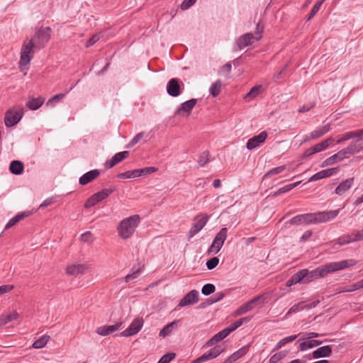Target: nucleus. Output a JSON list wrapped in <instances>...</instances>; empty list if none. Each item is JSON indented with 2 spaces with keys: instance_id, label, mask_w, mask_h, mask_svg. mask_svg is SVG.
<instances>
[{
  "instance_id": "1",
  "label": "nucleus",
  "mask_w": 363,
  "mask_h": 363,
  "mask_svg": "<svg viewBox=\"0 0 363 363\" xmlns=\"http://www.w3.org/2000/svg\"><path fill=\"white\" fill-rule=\"evenodd\" d=\"M356 262L354 259H346L340 262H333L322 265L312 271L303 269L294 274L286 285L290 287L298 283L308 284L314 279L325 277L328 274L342 270L350 266H354Z\"/></svg>"
},
{
  "instance_id": "2",
  "label": "nucleus",
  "mask_w": 363,
  "mask_h": 363,
  "mask_svg": "<svg viewBox=\"0 0 363 363\" xmlns=\"http://www.w3.org/2000/svg\"><path fill=\"white\" fill-rule=\"evenodd\" d=\"M339 213L340 209H337L301 214L294 216L288 223L291 225H308L325 223L335 219L338 216Z\"/></svg>"
},
{
  "instance_id": "3",
  "label": "nucleus",
  "mask_w": 363,
  "mask_h": 363,
  "mask_svg": "<svg viewBox=\"0 0 363 363\" xmlns=\"http://www.w3.org/2000/svg\"><path fill=\"white\" fill-rule=\"evenodd\" d=\"M140 221L139 215H133L122 220L118 227V235L123 240L128 239L135 233Z\"/></svg>"
},
{
  "instance_id": "4",
  "label": "nucleus",
  "mask_w": 363,
  "mask_h": 363,
  "mask_svg": "<svg viewBox=\"0 0 363 363\" xmlns=\"http://www.w3.org/2000/svg\"><path fill=\"white\" fill-rule=\"evenodd\" d=\"M263 28H259L258 24L256 28L255 33H247L240 36L237 41L236 45L239 50H242L247 46L251 45L255 41L259 40L262 37Z\"/></svg>"
},
{
  "instance_id": "5",
  "label": "nucleus",
  "mask_w": 363,
  "mask_h": 363,
  "mask_svg": "<svg viewBox=\"0 0 363 363\" xmlns=\"http://www.w3.org/2000/svg\"><path fill=\"white\" fill-rule=\"evenodd\" d=\"M52 30L50 27L37 30L33 36L29 40L35 48L40 49L48 43L51 37Z\"/></svg>"
},
{
  "instance_id": "6",
  "label": "nucleus",
  "mask_w": 363,
  "mask_h": 363,
  "mask_svg": "<svg viewBox=\"0 0 363 363\" xmlns=\"http://www.w3.org/2000/svg\"><path fill=\"white\" fill-rule=\"evenodd\" d=\"M34 48L35 46L30 40H25L21 49V58L18 62L19 68H23L29 65L34 55Z\"/></svg>"
},
{
  "instance_id": "7",
  "label": "nucleus",
  "mask_w": 363,
  "mask_h": 363,
  "mask_svg": "<svg viewBox=\"0 0 363 363\" xmlns=\"http://www.w3.org/2000/svg\"><path fill=\"white\" fill-rule=\"evenodd\" d=\"M24 109L21 106H16L6 113L4 123L6 127L16 125L22 118Z\"/></svg>"
},
{
  "instance_id": "8",
  "label": "nucleus",
  "mask_w": 363,
  "mask_h": 363,
  "mask_svg": "<svg viewBox=\"0 0 363 363\" xmlns=\"http://www.w3.org/2000/svg\"><path fill=\"white\" fill-rule=\"evenodd\" d=\"M227 233L228 229L226 228H223L220 230L215 236L213 242L208 250V253L209 255H216L218 253L227 238Z\"/></svg>"
},
{
  "instance_id": "9",
  "label": "nucleus",
  "mask_w": 363,
  "mask_h": 363,
  "mask_svg": "<svg viewBox=\"0 0 363 363\" xmlns=\"http://www.w3.org/2000/svg\"><path fill=\"white\" fill-rule=\"evenodd\" d=\"M157 170V168L154 167H147L141 169H137L131 171H126L125 172L121 173L118 175V177L120 179H130V178H136L143 175H147L155 172Z\"/></svg>"
},
{
  "instance_id": "10",
  "label": "nucleus",
  "mask_w": 363,
  "mask_h": 363,
  "mask_svg": "<svg viewBox=\"0 0 363 363\" xmlns=\"http://www.w3.org/2000/svg\"><path fill=\"white\" fill-rule=\"evenodd\" d=\"M113 189H104L100 191H98L94 194L91 197H89L84 204V207L86 208H91L98 203L106 199L112 192Z\"/></svg>"
},
{
  "instance_id": "11",
  "label": "nucleus",
  "mask_w": 363,
  "mask_h": 363,
  "mask_svg": "<svg viewBox=\"0 0 363 363\" xmlns=\"http://www.w3.org/2000/svg\"><path fill=\"white\" fill-rule=\"evenodd\" d=\"M199 301V292L196 290H191L186 294L179 301L177 308H182L194 305Z\"/></svg>"
},
{
  "instance_id": "12",
  "label": "nucleus",
  "mask_w": 363,
  "mask_h": 363,
  "mask_svg": "<svg viewBox=\"0 0 363 363\" xmlns=\"http://www.w3.org/2000/svg\"><path fill=\"white\" fill-rule=\"evenodd\" d=\"M267 133L262 131L259 134L250 138L246 144V147L249 150H252L259 147L267 139Z\"/></svg>"
},
{
  "instance_id": "13",
  "label": "nucleus",
  "mask_w": 363,
  "mask_h": 363,
  "mask_svg": "<svg viewBox=\"0 0 363 363\" xmlns=\"http://www.w3.org/2000/svg\"><path fill=\"white\" fill-rule=\"evenodd\" d=\"M143 322L140 319L134 320L130 326L121 333L123 337H130L137 334L142 328Z\"/></svg>"
},
{
  "instance_id": "14",
  "label": "nucleus",
  "mask_w": 363,
  "mask_h": 363,
  "mask_svg": "<svg viewBox=\"0 0 363 363\" xmlns=\"http://www.w3.org/2000/svg\"><path fill=\"white\" fill-rule=\"evenodd\" d=\"M167 91L169 95L177 97L181 94L179 80L177 78L171 79L167 84Z\"/></svg>"
},
{
  "instance_id": "15",
  "label": "nucleus",
  "mask_w": 363,
  "mask_h": 363,
  "mask_svg": "<svg viewBox=\"0 0 363 363\" xmlns=\"http://www.w3.org/2000/svg\"><path fill=\"white\" fill-rule=\"evenodd\" d=\"M209 217L208 216H203L199 219L190 228L189 237L193 238L199 232H200L203 228L206 225Z\"/></svg>"
},
{
  "instance_id": "16",
  "label": "nucleus",
  "mask_w": 363,
  "mask_h": 363,
  "mask_svg": "<svg viewBox=\"0 0 363 363\" xmlns=\"http://www.w3.org/2000/svg\"><path fill=\"white\" fill-rule=\"evenodd\" d=\"M262 298V296H257L250 300V301H248L247 303H246L245 304H243L236 310L235 313V315H240L247 313V311L252 310L255 308L256 303Z\"/></svg>"
},
{
  "instance_id": "17",
  "label": "nucleus",
  "mask_w": 363,
  "mask_h": 363,
  "mask_svg": "<svg viewBox=\"0 0 363 363\" xmlns=\"http://www.w3.org/2000/svg\"><path fill=\"white\" fill-rule=\"evenodd\" d=\"M88 270V266L86 264H71L67 266L66 269L67 274L72 276H77L79 274H83Z\"/></svg>"
},
{
  "instance_id": "18",
  "label": "nucleus",
  "mask_w": 363,
  "mask_h": 363,
  "mask_svg": "<svg viewBox=\"0 0 363 363\" xmlns=\"http://www.w3.org/2000/svg\"><path fill=\"white\" fill-rule=\"evenodd\" d=\"M197 103V99H191L182 104L180 107L176 111V115H184L185 113L189 114Z\"/></svg>"
},
{
  "instance_id": "19",
  "label": "nucleus",
  "mask_w": 363,
  "mask_h": 363,
  "mask_svg": "<svg viewBox=\"0 0 363 363\" xmlns=\"http://www.w3.org/2000/svg\"><path fill=\"white\" fill-rule=\"evenodd\" d=\"M296 343H299V349L301 351H306L321 345L323 342L318 340H301V337Z\"/></svg>"
},
{
  "instance_id": "20",
  "label": "nucleus",
  "mask_w": 363,
  "mask_h": 363,
  "mask_svg": "<svg viewBox=\"0 0 363 363\" xmlns=\"http://www.w3.org/2000/svg\"><path fill=\"white\" fill-rule=\"evenodd\" d=\"M100 174V172L98 169L91 170L85 174H84L79 179V183L81 185H86L89 182H92L95 179H96Z\"/></svg>"
},
{
  "instance_id": "21",
  "label": "nucleus",
  "mask_w": 363,
  "mask_h": 363,
  "mask_svg": "<svg viewBox=\"0 0 363 363\" xmlns=\"http://www.w3.org/2000/svg\"><path fill=\"white\" fill-rule=\"evenodd\" d=\"M129 155L128 151H123L114 155L112 158L106 162V167L111 168L116 165L118 163L128 157Z\"/></svg>"
},
{
  "instance_id": "22",
  "label": "nucleus",
  "mask_w": 363,
  "mask_h": 363,
  "mask_svg": "<svg viewBox=\"0 0 363 363\" xmlns=\"http://www.w3.org/2000/svg\"><path fill=\"white\" fill-rule=\"evenodd\" d=\"M121 325V323H118L114 325L101 326L96 329V332L100 335L106 336L118 330Z\"/></svg>"
},
{
  "instance_id": "23",
  "label": "nucleus",
  "mask_w": 363,
  "mask_h": 363,
  "mask_svg": "<svg viewBox=\"0 0 363 363\" xmlns=\"http://www.w3.org/2000/svg\"><path fill=\"white\" fill-rule=\"evenodd\" d=\"M353 182L354 178L347 179L346 180L342 182L335 189V193L340 196L344 194L352 187Z\"/></svg>"
},
{
  "instance_id": "24",
  "label": "nucleus",
  "mask_w": 363,
  "mask_h": 363,
  "mask_svg": "<svg viewBox=\"0 0 363 363\" xmlns=\"http://www.w3.org/2000/svg\"><path fill=\"white\" fill-rule=\"evenodd\" d=\"M332 354V347L331 346L326 345L323 347H320L313 352V358L318 359L321 357H330Z\"/></svg>"
},
{
  "instance_id": "25",
  "label": "nucleus",
  "mask_w": 363,
  "mask_h": 363,
  "mask_svg": "<svg viewBox=\"0 0 363 363\" xmlns=\"http://www.w3.org/2000/svg\"><path fill=\"white\" fill-rule=\"evenodd\" d=\"M230 333L228 331L226 328L223 329L220 332L216 333L209 340L207 341L205 346L206 347H211L214 344L221 341L225 337H226Z\"/></svg>"
},
{
  "instance_id": "26",
  "label": "nucleus",
  "mask_w": 363,
  "mask_h": 363,
  "mask_svg": "<svg viewBox=\"0 0 363 363\" xmlns=\"http://www.w3.org/2000/svg\"><path fill=\"white\" fill-rule=\"evenodd\" d=\"M19 314L16 311H12L8 313H4L0 315V325H5L11 321L18 319Z\"/></svg>"
},
{
  "instance_id": "27",
  "label": "nucleus",
  "mask_w": 363,
  "mask_h": 363,
  "mask_svg": "<svg viewBox=\"0 0 363 363\" xmlns=\"http://www.w3.org/2000/svg\"><path fill=\"white\" fill-rule=\"evenodd\" d=\"M179 320H174L172 323L166 325L160 332V337L164 338L167 336L171 335L174 329L177 328Z\"/></svg>"
},
{
  "instance_id": "28",
  "label": "nucleus",
  "mask_w": 363,
  "mask_h": 363,
  "mask_svg": "<svg viewBox=\"0 0 363 363\" xmlns=\"http://www.w3.org/2000/svg\"><path fill=\"white\" fill-rule=\"evenodd\" d=\"M24 165L19 160H13L10 163L9 170L15 175H20L23 172Z\"/></svg>"
},
{
  "instance_id": "29",
  "label": "nucleus",
  "mask_w": 363,
  "mask_h": 363,
  "mask_svg": "<svg viewBox=\"0 0 363 363\" xmlns=\"http://www.w3.org/2000/svg\"><path fill=\"white\" fill-rule=\"evenodd\" d=\"M355 238V231H353L351 234L345 235L338 238L336 240V244L345 245L353 242H358V240H354Z\"/></svg>"
},
{
  "instance_id": "30",
  "label": "nucleus",
  "mask_w": 363,
  "mask_h": 363,
  "mask_svg": "<svg viewBox=\"0 0 363 363\" xmlns=\"http://www.w3.org/2000/svg\"><path fill=\"white\" fill-rule=\"evenodd\" d=\"M45 99L43 97L32 98L26 103L27 107L32 111L38 109L44 103Z\"/></svg>"
},
{
  "instance_id": "31",
  "label": "nucleus",
  "mask_w": 363,
  "mask_h": 363,
  "mask_svg": "<svg viewBox=\"0 0 363 363\" xmlns=\"http://www.w3.org/2000/svg\"><path fill=\"white\" fill-rule=\"evenodd\" d=\"M330 126L329 124L318 127L315 130L311 133V138L318 139L325 135L330 130Z\"/></svg>"
},
{
  "instance_id": "32",
  "label": "nucleus",
  "mask_w": 363,
  "mask_h": 363,
  "mask_svg": "<svg viewBox=\"0 0 363 363\" xmlns=\"http://www.w3.org/2000/svg\"><path fill=\"white\" fill-rule=\"evenodd\" d=\"M28 216V213H20L16 214L15 216L11 218L9 222L5 225V230H7L13 226H14L16 223H18L23 218Z\"/></svg>"
},
{
  "instance_id": "33",
  "label": "nucleus",
  "mask_w": 363,
  "mask_h": 363,
  "mask_svg": "<svg viewBox=\"0 0 363 363\" xmlns=\"http://www.w3.org/2000/svg\"><path fill=\"white\" fill-rule=\"evenodd\" d=\"M262 90V85H257L252 87L250 91L245 96L244 99L246 101H251L254 99L256 96H257Z\"/></svg>"
},
{
  "instance_id": "34",
  "label": "nucleus",
  "mask_w": 363,
  "mask_h": 363,
  "mask_svg": "<svg viewBox=\"0 0 363 363\" xmlns=\"http://www.w3.org/2000/svg\"><path fill=\"white\" fill-rule=\"evenodd\" d=\"M347 147L352 155L358 153L363 150V145L359 142V140L352 142Z\"/></svg>"
},
{
  "instance_id": "35",
  "label": "nucleus",
  "mask_w": 363,
  "mask_h": 363,
  "mask_svg": "<svg viewBox=\"0 0 363 363\" xmlns=\"http://www.w3.org/2000/svg\"><path fill=\"white\" fill-rule=\"evenodd\" d=\"M50 338V337L49 335H43L41 337H40L39 339H38L37 340H35L33 343L32 347L35 349L43 348L48 342Z\"/></svg>"
},
{
  "instance_id": "36",
  "label": "nucleus",
  "mask_w": 363,
  "mask_h": 363,
  "mask_svg": "<svg viewBox=\"0 0 363 363\" xmlns=\"http://www.w3.org/2000/svg\"><path fill=\"white\" fill-rule=\"evenodd\" d=\"M357 138L359 140H360V135L359 133V130H354V131H350L345 133L342 135L341 138L337 140V143H341L343 141L348 140L352 138Z\"/></svg>"
},
{
  "instance_id": "37",
  "label": "nucleus",
  "mask_w": 363,
  "mask_h": 363,
  "mask_svg": "<svg viewBox=\"0 0 363 363\" xmlns=\"http://www.w3.org/2000/svg\"><path fill=\"white\" fill-rule=\"evenodd\" d=\"M245 353V349L242 348L233 354H232L225 361L224 363H233V362H235L238 359H240L241 357H242Z\"/></svg>"
},
{
  "instance_id": "38",
  "label": "nucleus",
  "mask_w": 363,
  "mask_h": 363,
  "mask_svg": "<svg viewBox=\"0 0 363 363\" xmlns=\"http://www.w3.org/2000/svg\"><path fill=\"white\" fill-rule=\"evenodd\" d=\"M333 141L332 138H328L327 140H325L322 141L321 143H319L314 145L313 147L315 152V153L322 152L325 150H326L329 147V144L330 142Z\"/></svg>"
},
{
  "instance_id": "39",
  "label": "nucleus",
  "mask_w": 363,
  "mask_h": 363,
  "mask_svg": "<svg viewBox=\"0 0 363 363\" xmlns=\"http://www.w3.org/2000/svg\"><path fill=\"white\" fill-rule=\"evenodd\" d=\"M297 337H298L297 335H291V336H289V337L281 339L277 343V345L274 349V351L277 350L281 348L286 344L294 341V340H296L297 338Z\"/></svg>"
},
{
  "instance_id": "40",
  "label": "nucleus",
  "mask_w": 363,
  "mask_h": 363,
  "mask_svg": "<svg viewBox=\"0 0 363 363\" xmlns=\"http://www.w3.org/2000/svg\"><path fill=\"white\" fill-rule=\"evenodd\" d=\"M247 321H249L248 318H240V319L237 320L236 321H235L234 323H233L232 324H230L228 328H226V329L230 333L231 332L234 331L235 330L238 328L240 326H241L244 323H246Z\"/></svg>"
},
{
  "instance_id": "41",
  "label": "nucleus",
  "mask_w": 363,
  "mask_h": 363,
  "mask_svg": "<svg viewBox=\"0 0 363 363\" xmlns=\"http://www.w3.org/2000/svg\"><path fill=\"white\" fill-rule=\"evenodd\" d=\"M221 85L222 84L220 80H217L216 82L213 83L209 88L210 94L213 96H217L220 92Z\"/></svg>"
},
{
  "instance_id": "42",
  "label": "nucleus",
  "mask_w": 363,
  "mask_h": 363,
  "mask_svg": "<svg viewBox=\"0 0 363 363\" xmlns=\"http://www.w3.org/2000/svg\"><path fill=\"white\" fill-rule=\"evenodd\" d=\"M301 182H296L292 184H287L283 187H281L274 193V195L277 196L279 194L288 192L293 189L294 188L296 187Z\"/></svg>"
},
{
  "instance_id": "43",
  "label": "nucleus",
  "mask_w": 363,
  "mask_h": 363,
  "mask_svg": "<svg viewBox=\"0 0 363 363\" xmlns=\"http://www.w3.org/2000/svg\"><path fill=\"white\" fill-rule=\"evenodd\" d=\"M145 136H147V134L145 132H140L135 135L132 140L128 143V144L126 145L127 148H130L135 145L142 138H143Z\"/></svg>"
},
{
  "instance_id": "44",
  "label": "nucleus",
  "mask_w": 363,
  "mask_h": 363,
  "mask_svg": "<svg viewBox=\"0 0 363 363\" xmlns=\"http://www.w3.org/2000/svg\"><path fill=\"white\" fill-rule=\"evenodd\" d=\"M286 169L285 165L277 167L274 168H272V169L269 170L264 176V179L270 177L273 175H276L278 174L281 173L284 169Z\"/></svg>"
},
{
  "instance_id": "45",
  "label": "nucleus",
  "mask_w": 363,
  "mask_h": 363,
  "mask_svg": "<svg viewBox=\"0 0 363 363\" xmlns=\"http://www.w3.org/2000/svg\"><path fill=\"white\" fill-rule=\"evenodd\" d=\"M224 347L223 345H216L211 349L208 352L209 353L211 357L214 359L217 357L220 353H222Z\"/></svg>"
},
{
  "instance_id": "46",
  "label": "nucleus",
  "mask_w": 363,
  "mask_h": 363,
  "mask_svg": "<svg viewBox=\"0 0 363 363\" xmlns=\"http://www.w3.org/2000/svg\"><path fill=\"white\" fill-rule=\"evenodd\" d=\"M224 347L223 345H216L211 349L208 352L209 353L211 357L214 359L217 357L220 353H222Z\"/></svg>"
},
{
  "instance_id": "47",
  "label": "nucleus",
  "mask_w": 363,
  "mask_h": 363,
  "mask_svg": "<svg viewBox=\"0 0 363 363\" xmlns=\"http://www.w3.org/2000/svg\"><path fill=\"white\" fill-rule=\"evenodd\" d=\"M338 162H340V160H338V157L335 153L333 155L325 160L321 164V167L330 166Z\"/></svg>"
},
{
  "instance_id": "48",
  "label": "nucleus",
  "mask_w": 363,
  "mask_h": 363,
  "mask_svg": "<svg viewBox=\"0 0 363 363\" xmlns=\"http://www.w3.org/2000/svg\"><path fill=\"white\" fill-rule=\"evenodd\" d=\"M302 310H305V307L303 306V302L298 303L297 304L294 305L288 311L286 315H291L293 313H298Z\"/></svg>"
},
{
  "instance_id": "49",
  "label": "nucleus",
  "mask_w": 363,
  "mask_h": 363,
  "mask_svg": "<svg viewBox=\"0 0 363 363\" xmlns=\"http://www.w3.org/2000/svg\"><path fill=\"white\" fill-rule=\"evenodd\" d=\"M216 290V287L212 284H205L201 289V293L205 296H208L213 294Z\"/></svg>"
},
{
  "instance_id": "50",
  "label": "nucleus",
  "mask_w": 363,
  "mask_h": 363,
  "mask_svg": "<svg viewBox=\"0 0 363 363\" xmlns=\"http://www.w3.org/2000/svg\"><path fill=\"white\" fill-rule=\"evenodd\" d=\"M324 1H325V0H320V1H318V2H316V4L313 6V7L312 8V9L308 16V20H311L318 13L321 5L323 4V3Z\"/></svg>"
},
{
  "instance_id": "51",
  "label": "nucleus",
  "mask_w": 363,
  "mask_h": 363,
  "mask_svg": "<svg viewBox=\"0 0 363 363\" xmlns=\"http://www.w3.org/2000/svg\"><path fill=\"white\" fill-rule=\"evenodd\" d=\"M285 355H286L285 352H277L270 357L269 363H277L281 359H283L285 357Z\"/></svg>"
},
{
  "instance_id": "52",
  "label": "nucleus",
  "mask_w": 363,
  "mask_h": 363,
  "mask_svg": "<svg viewBox=\"0 0 363 363\" xmlns=\"http://www.w3.org/2000/svg\"><path fill=\"white\" fill-rule=\"evenodd\" d=\"M209 160V154L208 152H202L199 159V164L200 167L204 166Z\"/></svg>"
},
{
  "instance_id": "53",
  "label": "nucleus",
  "mask_w": 363,
  "mask_h": 363,
  "mask_svg": "<svg viewBox=\"0 0 363 363\" xmlns=\"http://www.w3.org/2000/svg\"><path fill=\"white\" fill-rule=\"evenodd\" d=\"M174 357V353H168L163 355L157 363H169Z\"/></svg>"
},
{
  "instance_id": "54",
  "label": "nucleus",
  "mask_w": 363,
  "mask_h": 363,
  "mask_svg": "<svg viewBox=\"0 0 363 363\" xmlns=\"http://www.w3.org/2000/svg\"><path fill=\"white\" fill-rule=\"evenodd\" d=\"M218 263L219 259L216 257H214L207 261L206 267L208 269H213L218 264Z\"/></svg>"
},
{
  "instance_id": "55",
  "label": "nucleus",
  "mask_w": 363,
  "mask_h": 363,
  "mask_svg": "<svg viewBox=\"0 0 363 363\" xmlns=\"http://www.w3.org/2000/svg\"><path fill=\"white\" fill-rule=\"evenodd\" d=\"M320 336H323V335L318 333H315V332H310V333L303 334L301 336V340H309V339L313 340V338L318 337Z\"/></svg>"
},
{
  "instance_id": "56",
  "label": "nucleus",
  "mask_w": 363,
  "mask_h": 363,
  "mask_svg": "<svg viewBox=\"0 0 363 363\" xmlns=\"http://www.w3.org/2000/svg\"><path fill=\"white\" fill-rule=\"evenodd\" d=\"M210 359H212V358L211 357L209 353L207 352L202 354L201 356H200L199 357H198L197 359H196L194 361V363H202Z\"/></svg>"
},
{
  "instance_id": "57",
  "label": "nucleus",
  "mask_w": 363,
  "mask_h": 363,
  "mask_svg": "<svg viewBox=\"0 0 363 363\" xmlns=\"http://www.w3.org/2000/svg\"><path fill=\"white\" fill-rule=\"evenodd\" d=\"M324 178H325L324 173H323V171L322 170L320 172H318L315 173L313 176H311L309 178L308 182H315V181H318V180L324 179Z\"/></svg>"
},
{
  "instance_id": "58",
  "label": "nucleus",
  "mask_w": 363,
  "mask_h": 363,
  "mask_svg": "<svg viewBox=\"0 0 363 363\" xmlns=\"http://www.w3.org/2000/svg\"><path fill=\"white\" fill-rule=\"evenodd\" d=\"M339 170L340 169L338 167H333L330 169H324L323 171L324 173L325 178H327L332 175L336 174L339 172Z\"/></svg>"
},
{
  "instance_id": "59",
  "label": "nucleus",
  "mask_w": 363,
  "mask_h": 363,
  "mask_svg": "<svg viewBox=\"0 0 363 363\" xmlns=\"http://www.w3.org/2000/svg\"><path fill=\"white\" fill-rule=\"evenodd\" d=\"M196 1V0H184L180 6L181 9L183 11L187 10L195 4Z\"/></svg>"
},
{
  "instance_id": "60",
  "label": "nucleus",
  "mask_w": 363,
  "mask_h": 363,
  "mask_svg": "<svg viewBox=\"0 0 363 363\" xmlns=\"http://www.w3.org/2000/svg\"><path fill=\"white\" fill-rule=\"evenodd\" d=\"M101 36L99 34H95L91 38H90L86 43V47L89 48L94 44H95L97 41L99 40Z\"/></svg>"
},
{
  "instance_id": "61",
  "label": "nucleus",
  "mask_w": 363,
  "mask_h": 363,
  "mask_svg": "<svg viewBox=\"0 0 363 363\" xmlns=\"http://www.w3.org/2000/svg\"><path fill=\"white\" fill-rule=\"evenodd\" d=\"M65 96V94H59L57 95H55L51 99L48 100L47 102V105H50L54 103L58 102L60 100L62 99Z\"/></svg>"
},
{
  "instance_id": "62",
  "label": "nucleus",
  "mask_w": 363,
  "mask_h": 363,
  "mask_svg": "<svg viewBox=\"0 0 363 363\" xmlns=\"http://www.w3.org/2000/svg\"><path fill=\"white\" fill-rule=\"evenodd\" d=\"M81 240L85 242H91L93 241V236L91 232L87 231L81 235Z\"/></svg>"
},
{
  "instance_id": "63",
  "label": "nucleus",
  "mask_w": 363,
  "mask_h": 363,
  "mask_svg": "<svg viewBox=\"0 0 363 363\" xmlns=\"http://www.w3.org/2000/svg\"><path fill=\"white\" fill-rule=\"evenodd\" d=\"M140 272V270L138 269L131 274H128L124 278L125 281L130 282V281H133V279H136L138 277Z\"/></svg>"
},
{
  "instance_id": "64",
  "label": "nucleus",
  "mask_w": 363,
  "mask_h": 363,
  "mask_svg": "<svg viewBox=\"0 0 363 363\" xmlns=\"http://www.w3.org/2000/svg\"><path fill=\"white\" fill-rule=\"evenodd\" d=\"M13 286L9 284L0 286V295L6 294L13 289Z\"/></svg>"
}]
</instances>
